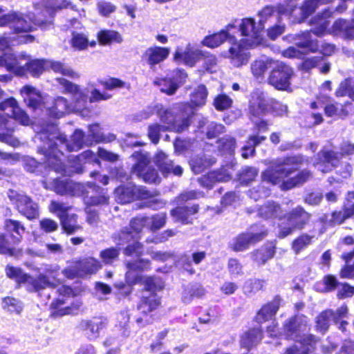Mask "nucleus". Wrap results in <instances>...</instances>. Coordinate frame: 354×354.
<instances>
[{
  "instance_id": "1",
  "label": "nucleus",
  "mask_w": 354,
  "mask_h": 354,
  "mask_svg": "<svg viewBox=\"0 0 354 354\" xmlns=\"http://www.w3.org/2000/svg\"><path fill=\"white\" fill-rule=\"evenodd\" d=\"M302 162L303 158L300 156L278 159L263 173V180L272 185L281 183V187L283 189H289L304 183L310 176V172L307 171H302L296 178L285 180L286 178L297 169Z\"/></svg>"
},
{
  "instance_id": "2",
  "label": "nucleus",
  "mask_w": 354,
  "mask_h": 354,
  "mask_svg": "<svg viewBox=\"0 0 354 354\" xmlns=\"http://www.w3.org/2000/svg\"><path fill=\"white\" fill-rule=\"evenodd\" d=\"M263 29V26L259 23L257 25L252 18L242 19L239 25V30L241 35L246 37V39L241 40L239 43L232 44L227 55H225L230 59L234 66L240 67L248 63L250 55L246 50L248 48L254 47L260 43V35Z\"/></svg>"
},
{
  "instance_id": "3",
  "label": "nucleus",
  "mask_w": 354,
  "mask_h": 354,
  "mask_svg": "<svg viewBox=\"0 0 354 354\" xmlns=\"http://www.w3.org/2000/svg\"><path fill=\"white\" fill-rule=\"evenodd\" d=\"M39 138L41 140L46 139L48 140L46 144L48 147H46V146H44V149L47 151L46 156H48V165L53 169H55V171L59 173H64L66 175H71V174L73 172H82L80 166H77L75 167L73 169H65L62 165V162L59 158L57 153H56V152L55 151L54 147H53V145H57V142H53L54 139H56L57 141L59 142L60 144L65 145L66 148L70 151H78L83 147L84 145H92L91 142L85 141L84 140V135L82 131L76 130L74 132L73 135L71 137V140L70 143H66V136L64 135L60 134L59 133H50L49 136H48L45 133H41L40 134Z\"/></svg>"
},
{
  "instance_id": "4",
  "label": "nucleus",
  "mask_w": 354,
  "mask_h": 354,
  "mask_svg": "<svg viewBox=\"0 0 354 354\" xmlns=\"http://www.w3.org/2000/svg\"><path fill=\"white\" fill-rule=\"evenodd\" d=\"M26 58L22 57V64L25 69V73L28 71L32 76H39L44 71L52 70L56 73H60L72 79L80 77L78 73L73 71L70 66L60 62L47 59H32L25 53Z\"/></svg>"
},
{
  "instance_id": "5",
  "label": "nucleus",
  "mask_w": 354,
  "mask_h": 354,
  "mask_svg": "<svg viewBox=\"0 0 354 354\" xmlns=\"http://www.w3.org/2000/svg\"><path fill=\"white\" fill-rule=\"evenodd\" d=\"M144 226H147V217H140L133 218L130 223L131 229L133 232L123 231L120 234V240L122 243H128L124 249V254L127 256H134L139 258L142 254V245L138 242V234L142 230Z\"/></svg>"
},
{
  "instance_id": "6",
  "label": "nucleus",
  "mask_w": 354,
  "mask_h": 354,
  "mask_svg": "<svg viewBox=\"0 0 354 354\" xmlns=\"http://www.w3.org/2000/svg\"><path fill=\"white\" fill-rule=\"evenodd\" d=\"M125 266L127 268L126 279L129 283H145L149 290H153L155 288L153 278L145 277L140 274V272L148 269L149 266V261L140 259L136 260H126Z\"/></svg>"
},
{
  "instance_id": "7",
  "label": "nucleus",
  "mask_w": 354,
  "mask_h": 354,
  "mask_svg": "<svg viewBox=\"0 0 354 354\" xmlns=\"http://www.w3.org/2000/svg\"><path fill=\"white\" fill-rule=\"evenodd\" d=\"M309 220V214L301 207L292 210L279 225V236L284 238L296 230L301 229Z\"/></svg>"
},
{
  "instance_id": "8",
  "label": "nucleus",
  "mask_w": 354,
  "mask_h": 354,
  "mask_svg": "<svg viewBox=\"0 0 354 354\" xmlns=\"http://www.w3.org/2000/svg\"><path fill=\"white\" fill-rule=\"evenodd\" d=\"M293 75L292 69L288 65L276 62L268 78V83L278 90H288Z\"/></svg>"
},
{
  "instance_id": "9",
  "label": "nucleus",
  "mask_w": 354,
  "mask_h": 354,
  "mask_svg": "<svg viewBox=\"0 0 354 354\" xmlns=\"http://www.w3.org/2000/svg\"><path fill=\"white\" fill-rule=\"evenodd\" d=\"M9 197L15 205L18 212L28 220L39 216V207L29 196L23 194L11 192Z\"/></svg>"
},
{
  "instance_id": "10",
  "label": "nucleus",
  "mask_w": 354,
  "mask_h": 354,
  "mask_svg": "<svg viewBox=\"0 0 354 354\" xmlns=\"http://www.w3.org/2000/svg\"><path fill=\"white\" fill-rule=\"evenodd\" d=\"M207 96V91L205 86L200 85L190 95V104L182 103L178 104V109L182 112L183 118L180 122L188 120V125L189 124V117L194 113V108L203 106L205 104Z\"/></svg>"
},
{
  "instance_id": "11",
  "label": "nucleus",
  "mask_w": 354,
  "mask_h": 354,
  "mask_svg": "<svg viewBox=\"0 0 354 354\" xmlns=\"http://www.w3.org/2000/svg\"><path fill=\"white\" fill-rule=\"evenodd\" d=\"M132 157L137 160V163L133 167V172L141 177L145 182L157 183L159 182V176L153 169H149L148 157L140 153H135Z\"/></svg>"
},
{
  "instance_id": "12",
  "label": "nucleus",
  "mask_w": 354,
  "mask_h": 354,
  "mask_svg": "<svg viewBox=\"0 0 354 354\" xmlns=\"http://www.w3.org/2000/svg\"><path fill=\"white\" fill-rule=\"evenodd\" d=\"M59 84L62 86L66 93L73 95L74 101V111L82 112L87 103L88 91L82 90L79 86L64 78L57 79Z\"/></svg>"
},
{
  "instance_id": "13",
  "label": "nucleus",
  "mask_w": 354,
  "mask_h": 354,
  "mask_svg": "<svg viewBox=\"0 0 354 354\" xmlns=\"http://www.w3.org/2000/svg\"><path fill=\"white\" fill-rule=\"evenodd\" d=\"M0 110L5 112L8 116L13 118L23 125H28L30 123L29 117L20 109L17 102L13 97L8 98L0 103Z\"/></svg>"
},
{
  "instance_id": "14",
  "label": "nucleus",
  "mask_w": 354,
  "mask_h": 354,
  "mask_svg": "<svg viewBox=\"0 0 354 354\" xmlns=\"http://www.w3.org/2000/svg\"><path fill=\"white\" fill-rule=\"evenodd\" d=\"M156 109L161 121L168 125L167 127V129L180 132L188 127L187 119L180 122V119H177L174 116L171 111L165 109L162 105L156 106ZM153 110H155V108H153Z\"/></svg>"
},
{
  "instance_id": "15",
  "label": "nucleus",
  "mask_w": 354,
  "mask_h": 354,
  "mask_svg": "<svg viewBox=\"0 0 354 354\" xmlns=\"http://www.w3.org/2000/svg\"><path fill=\"white\" fill-rule=\"evenodd\" d=\"M22 57L26 58V55L20 54L17 57H13L12 54L6 52L3 55L0 56V67H5L7 71L17 75H24L26 69L21 66Z\"/></svg>"
},
{
  "instance_id": "16",
  "label": "nucleus",
  "mask_w": 354,
  "mask_h": 354,
  "mask_svg": "<svg viewBox=\"0 0 354 354\" xmlns=\"http://www.w3.org/2000/svg\"><path fill=\"white\" fill-rule=\"evenodd\" d=\"M100 268V263L97 259L90 257L81 261L76 265L75 273L69 274L71 272L69 269L65 270L64 273L67 277L73 278L76 275L82 277L85 274L95 273Z\"/></svg>"
},
{
  "instance_id": "17",
  "label": "nucleus",
  "mask_w": 354,
  "mask_h": 354,
  "mask_svg": "<svg viewBox=\"0 0 354 354\" xmlns=\"http://www.w3.org/2000/svg\"><path fill=\"white\" fill-rule=\"evenodd\" d=\"M170 53V48L153 46L148 48L143 57L151 66H155L166 59Z\"/></svg>"
},
{
  "instance_id": "18",
  "label": "nucleus",
  "mask_w": 354,
  "mask_h": 354,
  "mask_svg": "<svg viewBox=\"0 0 354 354\" xmlns=\"http://www.w3.org/2000/svg\"><path fill=\"white\" fill-rule=\"evenodd\" d=\"M204 56L205 54L201 50H192L187 48L184 52H181L178 49L176 50L174 55V59L178 63H183L189 66H194Z\"/></svg>"
},
{
  "instance_id": "19",
  "label": "nucleus",
  "mask_w": 354,
  "mask_h": 354,
  "mask_svg": "<svg viewBox=\"0 0 354 354\" xmlns=\"http://www.w3.org/2000/svg\"><path fill=\"white\" fill-rule=\"evenodd\" d=\"M160 305V299L157 295L150 291H146L142 294L138 310L144 315H147L156 310Z\"/></svg>"
},
{
  "instance_id": "20",
  "label": "nucleus",
  "mask_w": 354,
  "mask_h": 354,
  "mask_svg": "<svg viewBox=\"0 0 354 354\" xmlns=\"http://www.w3.org/2000/svg\"><path fill=\"white\" fill-rule=\"evenodd\" d=\"M154 162L164 174L173 173L175 175L180 176L183 173V168L179 165L174 167L173 162L167 158L166 154L162 151H158L156 154Z\"/></svg>"
},
{
  "instance_id": "21",
  "label": "nucleus",
  "mask_w": 354,
  "mask_h": 354,
  "mask_svg": "<svg viewBox=\"0 0 354 354\" xmlns=\"http://www.w3.org/2000/svg\"><path fill=\"white\" fill-rule=\"evenodd\" d=\"M266 236L265 232L260 234H243L238 236L231 245L233 250L239 252L248 248L249 245L253 244Z\"/></svg>"
},
{
  "instance_id": "22",
  "label": "nucleus",
  "mask_w": 354,
  "mask_h": 354,
  "mask_svg": "<svg viewBox=\"0 0 354 354\" xmlns=\"http://www.w3.org/2000/svg\"><path fill=\"white\" fill-rule=\"evenodd\" d=\"M268 100L265 95L261 92H254L252 93L250 100V113L254 116H261L266 113L268 109Z\"/></svg>"
},
{
  "instance_id": "23",
  "label": "nucleus",
  "mask_w": 354,
  "mask_h": 354,
  "mask_svg": "<svg viewBox=\"0 0 354 354\" xmlns=\"http://www.w3.org/2000/svg\"><path fill=\"white\" fill-rule=\"evenodd\" d=\"M4 228L10 234L12 244H18L21 242L26 230L25 227L21 222L12 219H6L4 222Z\"/></svg>"
},
{
  "instance_id": "24",
  "label": "nucleus",
  "mask_w": 354,
  "mask_h": 354,
  "mask_svg": "<svg viewBox=\"0 0 354 354\" xmlns=\"http://www.w3.org/2000/svg\"><path fill=\"white\" fill-rule=\"evenodd\" d=\"M276 62L268 57L255 59L250 65L251 72L256 78L262 77L268 68H273Z\"/></svg>"
},
{
  "instance_id": "25",
  "label": "nucleus",
  "mask_w": 354,
  "mask_h": 354,
  "mask_svg": "<svg viewBox=\"0 0 354 354\" xmlns=\"http://www.w3.org/2000/svg\"><path fill=\"white\" fill-rule=\"evenodd\" d=\"M280 302V298L275 297L272 301L264 305L257 315L258 322L263 323L271 319L278 310Z\"/></svg>"
},
{
  "instance_id": "26",
  "label": "nucleus",
  "mask_w": 354,
  "mask_h": 354,
  "mask_svg": "<svg viewBox=\"0 0 354 354\" xmlns=\"http://www.w3.org/2000/svg\"><path fill=\"white\" fill-rule=\"evenodd\" d=\"M81 188V185L71 180H55L53 189L59 195H76Z\"/></svg>"
},
{
  "instance_id": "27",
  "label": "nucleus",
  "mask_w": 354,
  "mask_h": 354,
  "mask_svg": "<svg viewBox=\"0 0 354 354\" xmlns=\"http://www.w3.org/2000/svg\"><path fill=\"white\" fill-rule=\"evenodd\" d=\"M52 7L53 9L46 8L44 10L41 12V16L39 13H37V18L35 19V24L38 26H44L46 24H50V21L48 19H43L42 17L51 18L53 10L58 9V8H67L69 5V2L67 0H52Z\"/></svg>"
},
{
  "instance_id": "28",
  "label": "nucleus",
  "mask_w": 354,
  "mask_h": 354,
  "mask_svg": "<svg viewBox=\"0 0 354 354\" xmlns=\"http://www.w3.org/2000/svg\"><path fill=\"white\" fill-rule=\"evenodd\" d=\"M11 122L10 120L5 119L0 115V127L2 131L4 129L7 130V133H0V141L16 147L19 146V142L16 138L12 136L14 129L11 127Z\"/></svg>"
},
{
  "instance_id": "29",
  "label": "nucleus",
  "mask_w": 354,
  "mask_h": 354,
  "mask_svg": "<svg viewBox=\"0 0 354 354\" xmlns=\"http://www.w3.org/2000/svg\"><path fill=\"white\" fill-rule=\"evenodd\" d=\"M50 114L53 116L60 118L64 114L70 111L69 104L63 97H57L47 106Z\"/></svg>"
},
{
  "instance_id": "30",
  "label": "nucleus",
  "mask_w": 354,
  "mask_h": 354,
  "mask_svg": "<svg viewBox=\"0 0 354 354\" xmlns=\"http://www.w3.org/2000/svg\"><path fill=\"white\" fill-rule=\"evenodd\" d=\"M232 42L234 37L230 36L227 32L221 31L218 33L205 37L202 41V44L209 48H216L223 44L225 40Z\"/></svg>"
},
{
  "instance_id": "31",
  "label": "nucleus",
  "mask_w": 354,
  "mask_h": 354,
  "mask_svg": "<svg viewBox=\"0 0 354 354\" xmlns=\"http://www.w3.org/2000/svg\"><path fill=\"white\" fill-rule=\"evenodd\" d=\"M21 93L22 95H26L25 100L28 102V105L30 107L35 109L44 100L41 93L31 86H24L21 90Z\"/></svg>"
},
{
  "instance_id": "32",
  "label": "nucleus",
  "mask_w": 354,
  "mask_h": 354,
  "mask_svg": "<svg viewBox=\"0 0 354 354\" xmlns=\"http://www.w3.org/2000/svg\"><path fill=\"white\" fill-rule=\"evenodd\" d=\"M115 198L120 203H128L136 198V186H120L115 191Z\"/></svg>"
},
{
  "instance_id": "33",
  "label": "nucleus",
  "mask_w": 354,
  "mask_h": 354,
  "mask_svg": "<svg viewBox=\"0 0 354 354\" xmlns=\"http://www.w3.org/2000/svg\"><path fill=\"white\" fill-rule=\"evenodd\" d=\"M295 44L311 52H315L318 49L317 40L311 39L310 32H305L300 35H297L294 38Z\"/></svg>"
},
{
  "instance_id": "34",
  "label": "nucleus",
  "mask_w": 354,
  "mask_h": 354,
  "mask_svg": "<svg viewBox=\"0 0 354 354\" xmlns=\"http://www.w3.org/2000/svg\"><path fill=\"white\" fill-rule=\"evenodd\" d=\"M307 324L306 317L297 315L286 324V328L288 332L291 333L290 335H293L294 333L304 331L306 329Z\"/></svg>"
},
{
  "instance_id": "35",
  "label": "nucleus",
  "mask_w": 354,
  "mask_h": 354,
  "mask_svg": "<svg viewBox=\"0 0 354 354\" xmlns=\"http://www.w3.org/2000/svg\"><path fill=\"white\" fill-rule=\"evenodd\" d=\"M281 212L280 207L274 202H268L259 209V216L265 218H281Z\"/></svg>"
},
{
  "instance_id": "36",
  "label": "nucleus",
  "mask_w": 354,
  "mask_h": 354,
  "mask_svg": "<svg viewBox=\"0 0 354 354\" xmlns=\"http://www.w3.org/2000/svg\"><path fill=\"white\" fill-rule=\"evenodd\" d=\"M103 326V322L99 319L93 320H84L81 322L80 327L91 337L97 335L100 329Z\"/></svg>"
},
{
  "instance_id": "37",
  "label": "nucleus",
  "mask_w": 354,
  "mask_h": 354,
  "mask_svg": "<svg viewBox=\"0 0 354 354\" xmlns=\"http://www.w3.org/2000/svg\"><path fill=\"white\" fill-rule=\"evenodd\" d=\"M198 212L197 206H192L191 207H178L171 212V215L176 219V221H180L183 223H187V219L190 215L194 214Z\"/></svg>"
},
{
  "instance_id": "38",
  "label": "nucleus",
  "mask_w": 354,
  "mask_h": 354,
  "mask_svg": "<svg viewBox=\"0 0 354 354\" xmlns=\"http://www.w3.org/2000/svg\"><path fill=\"white\" fill-rule=\"evenodd\" d=\"M261 339V333L259 329L254 328L245 333L241 337V344L246 348L255 346Z\"/></svg>"
},
{
  "instance_id": "39",
  "label": "nucleus",
  "mask_w": 354,
  "mask_h": 354,
  "mask_svg": "<svg viewBox=\"0 0 354 354\" xmlns=\"http://www.w3.org/2000/svg\"><path fill=\"white\" fill-rule=\"evenodd\" d=\"M333 310L330 309L322 312L316 318V328L322 333H326L330 326V320L333 319L332 315Z\"/></svg>"
},
{
  "instance_id": "40",
  "label": "nucleus",
  "mask_w": 354,
  "mask_h": 354,
  "mask_svg": "<svg viewBox=\"0 0 354 354\" xmlns=\"http://www.w3.org/2000/svg\"><path fill=\"white\" fill-rule=\"evenodd\" d=\"M71 209V207L67 204L56 201H51L48 206L50 212L56 214L62 221L68 216V212Z\"/></svg>"
},
{
  "instance_id": "41",
  "label": "nucleus",
  "mask_w": 354,
  "mask_h": 354,
  "mask_svg": "<svg viewBox=\"0 0 354 354\" xmlns=\"http://www.w3.org/2000/svg\"><path fill=\"white\" fill-rule=\"evenodd\" d=\"M9 278L15 279L17 283H32V278L24 273L20 268L8 266L6 269Z\"/></svg>"
},
{
  "instance_id": "42",
  "label": "nucleus",
  "mask_w": 354,
  "mask_h": 354,
  "mask_svg": "<svg viewBox=\"0 0 354 354\" xmlns=\"http://www.w3.org/2000/svg\"><path fill=\"white\" fill-rule=\"evenodd\" d=\"M97 37L100 44L103 45L112 42L120 43L122 41L120 35L114 30H102L98 33Z\"/></svg>"
},
{
  "instance_id": "43",
  "label": "nucleus",
  "mask_w": 354,
  "mask_h": 354,
  "mask_svg": "<svg viewBox=\"0 0 354 354\" xmlns=\"http://www.w3.org/2000/svg\"><path fill=\"white\" fill-rule=\"evenodd\" d=\"M324 158L323 163L325 164V168H322V165L319 166V169L323 173H326L330 170L332 167L335 166V163L339 159L338 153L334 151H323L319 154Z\"/></svg>"
},
{
  "instance_id": "44",
  "label": "nucleus",
  "mask_w": 354,
  "mask_h": 354,
  "mask_svg": "<svg viewBox=\"0 0 354 354\" xmlns=\"http://www.w3.org/2000/svg\"><path fill=\"white\" fill-rule=\"evenodd\" d=\"M2 308L10 313H20L23 306L21 303L14 297H6L2 299Z\"/></svg>"
},
{
  "instance_id": "45",
  "label": "nucleus",
  "mask_w": 354,
  "mask_h": 354,
  "mask_svg": "<svg viewBox=\"0 0 354 354\" xmlns=\"http://www.w3.org/2000/svg\"><path fill=\"white\" fill-rule=\"evenodd\" d=\"M157 84L162 92L168 95L174 94L178 87V84L170 78L160 79L154 82Z\"/></svg>"
},
{
  "instance_id": "46",
  "label": "nucleus",
  "mask_w": 354,
  "mask_h": 354,
  "mask_svg": "<svg viewBox=\"0 0 354 354\" xmlns=\"http://www.w3.org/2000/svg\"><path fill=\"white\" fill-rule=\"evenodd\" d=\"M274 252V245L270 243L266 248L258 250L254 254V259L257 263L263 264L268 259L273 257Z\"/></svg>"
},
{
  "instance_id": "47",
  "label": "nucleus",
  "mask_w": 354,
  "mask_h": 354,
  "mask_svg": "<svg viewBox=\"0 0 354 354\" xmlns=\"http://www.w3.org/2000/svg\"><path fill=\"white\" fill-rule=\"evenodd\" d=\"M12 243L6 238L3 234H0V254H8L10 256H17L21 252L11 246Z\"/></svg>"
},
{
  "instance_id": "48",
  "label": "nucleus",
  "mask_w": 354,
  "mask_h": 354,
  "mask_svg": "<svg viewBox=\"0 0 354 354\" xmlns=\"http://www.w3.org/2000/svg\"><path fill=\"white\" fill-rule=\"evenodd\" d=\"M62 225L64 231L68 234H74L82 229L81 225L76 222L75 215H71L66 217L61 221Z\"/></svg>"
},
{
  "instance_id": "49",
  "label": "nucleus",
  "mask_w": 354,
  "mask_h": 354,
  "mask_svg": "<svg viewBox=\"0 0 354 354\" xmlns=\"http://www.w3.org/2000/svg\"><path fill=\"white\" fill-rule=\"evenodd\" d=\"M166 223V214H160L151 217H147V227L151 230H157L162 227Z\"/></svg>"
},
{
  "instance_id": "50",
  "label": "nucleus",
  "mask_w": 354,
  "mask_h": 354,
  "mask_svg": "<svg viewBox=\"0 0 354 354\" xmlns=\"http://www.w3.org/2000/svg\"><path fill=\"white\" fill-rule=\"evenodd\" d=\"M266 139L263 136H251L248 142V145L243 148V152L242 156L246 158L252 156L254 152V147Z\"/></svg>"
},
{
  "instance_id": "51",
  "label": "nucleus",
  "mask_w": 354,
  "mask_h": 354,
  "mask_svg": "<svg viewBox=\"0 0 354 354\" xmlns=\"http://www.w3.org/2000/svg\"><path fill=\"white\" fill-rule=\"evenodd\" d=\"M99 83L106 90H114L116 88H123L127 86L129 88V85H127L125 82L115 77H111L104 80H100Z\"/></svg>"
},
{
  "instance_id": "52",
  "label": "nucleus",
  "mask_w": 354,
  "mask_h": 354,
  "mask_svg": "<svg viewBox=\"0 0 354 354\" xmlns=\"http://www.w3.org/2000/svg\"><path fill=\"white\" fill-rule=\"evenodd\" d=\"M232 104V99L225 94L218 95L214 101V107L218 111H223L231 107Z\"/></svg>"
},
{
  "instance_id": "53",
  "label": "nucleus",
  "mask_w": 354,
  "mask_h": 354,
  "mask_svg": "<svg viewBox=\"0 0 354 354\" xmlns=\"http://www.w3.org/2000/svg\"><path fill=\"white\" fill-rule=\"evenodd\" d=\"M71 43L73 48L77 50H84L88 46V41L83 34L73 33Z\"/></svg>"
},
{
  "instance_id": "54",
  "label": "nucleus",
  "mask_w": 354,
  "mask_h": 354,
  "mask_svg": "<svg viewBox=\"0 0 354 354\" xmlns=\"http://www.w3.org/2000/svg\"><path fill=\"white\" fill-rule=\"evenodd\" d=\"M264 281L259 279H250L247 281L243 286V290L246 294L254 293L263 288Z\"/></svg>"
},
{
  "instance_id": "55",
  "label": "nucleus",
  "mask_w": 354,
  "mask_h": 354,
  "mask_svg": "<svg viewBox=\"0 0 354 354\" xmlns=\"http://www.w3.org/2000/svg\"><path fill=\"white\" fill-rule=\"evenodd\" d=\"M349 24L350 22L343 19L337 20L331 28V32L335 35H342L344 37H346Z\"/></svg>"
},
{
  "instance_id": "56",
  "label": "nucleus",
  "mask_w": 354,
  "mask_h": 354,
  "mask_svg": "<svg viewBox=\"0 0 354 354\" xmlns=\"http://www.w3.org/2000/svg\"><path fill=\"white\" fill-rule=\"evenodd\" d=\"M311 239L312 237L306 234L299 236L295 239L292 243L293 250L297 253L299 252L311 243Z\"/></svg>"
},
{
  "instance_id": "57",
  "label": "nucleus",
  "mask_w": 354,
  "mask_h": 354,
  "mask_svg": "<svg viewBox=\"0 0 354 354\" xmlns=\"http://www.w3.org/2000/svg\"><path fill=\"white\" fill-rule=\"evenodd\" d=\"M97 11L104 17H109L116 10V6L110 2L101 1L97 4Z\"/></svg>"
},
{
  "instance_id": "58",
  "label": "nucleus",
  "mask_w": 354,
  "mask_h": 354,
  "mask_svg": "<svg viewBox=\"0 0 354 354\" xmlns=\"http://www.w3.org/2000/svg\"><path fill=\"white\" fill-rule=\"evenodd\" d=\"M118 250L111 248L104 250L100 252V257L103 261L106 264L111 263L115 259L118 257Z\"/></svg>"
},
{
  "instance_id": "59",
  "label": "nucleus",
  "mask_w": 354,
  "mask_h": 354,
  "mask_svg": "<svg viewBox=\"0 0 354 354\" xmlns=\"http://www.w3.org/2000/svg\"><path fill=\"white\" fill-rule=\"evenodd\" d=\"M39 227L41 230L46 233L55 232L58 228L56 221L50 218H43L39 221Z\"/></svg>"
},
{
  "instance_id": "60",
  "label": "nucleus",
  "mask_w": 354,
  "mask_h": 354,
  "mask_svg": "<svg viewBox=\"0 0 354 354\" xmlns=\"http://www.w3.org/2000/svg\"><path fill=\"white\" fill-rule=\"evenodd\" d=\"M257 175V171L252 167H247L244 169L241 174L240 180L242 183L248 184L253 180Z\"/></svg>"
},
{
  "instance_id": "61",
  "label": "nucleus",
  "mask_w": 354,
  "mask_h": 354,
  "mask_svg": "<svg viewBox=\"0 0 354 354\" xmlns=\"http://www.w3.org/2000/svg\"><path fill=\"white\" fill-rule=\"evenodd\" d=\"M235 146V140L232 138H223L220 140L219 147H221V149L224 152H232Z\"/></svg>"
},
{
  "instance_id": "62",
  "label": "nucleus",
  "mask_w": 354,
  "mask_h": 354,
  "mask_svg": "<svg viewBox=\"0 0 354 354\" xmlns=\"http://www.w3.org/2000/svg\"><path fill=\"white\" fill-rule=\"evenodd\" d=\"M88 136L92 137L91 142H98L104 140L102 133L100 131V127L98 124H95L89 127V135Z\"/></svg>"
},
{
  "instance_id": "63",
  "label": "nucleus",
  "mask_w": 354,
  "mask_h": 354,
  "mask_svg": "<svg viewBox=\"0 0 354 354\" xmlns=\"http://www.w3.org/2000/svg\"><path fill=\"white\" fill-rule=\"evenodd\" d=\"M315 24H316V27L314 28L313 32L317 36H322L326 30L329 23L325 17H322L318 21L315 22Z\"/></svg>"
},
{
  "instance_id": "64",
  "label": "nucleus",
  "mask_w": 354,
  "mask_h": 354,
  "mask_svg": "<svg viewBox=\"0 0 354 354\" xmlns=\"http://www.w3.org/2000/svg\"><path fill=\"white\" fill-rule=\"evenodd\" d=\"M224 131V127L222 124L211 122L208 125V130L207 136L209 138H212L217 136L218 134Z\"/></svg>"
}]
</instances>
